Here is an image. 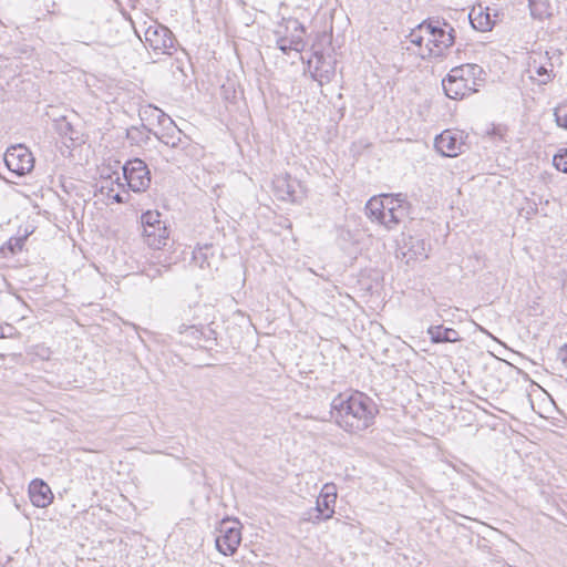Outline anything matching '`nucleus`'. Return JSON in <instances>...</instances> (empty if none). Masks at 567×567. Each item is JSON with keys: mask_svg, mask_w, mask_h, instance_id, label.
<instances>
[{"mask_svg": "<svg viewBox=\"0 0 567 567\" xmlns=\"http://www.w3.org/2000/svg\"><path fill=\"white\" fill-rule=\"evenodd\" d=\"M378 409L362 392L340 393L331 402V416L348 433H359L370 427Z\"/></svg>", "mask_w": 567, "mask_h": 567, "instance_id": "1", "label": "nucleus"}, {"mask_svg": "<svg viewBox=\"0 0 567 567\" xmlns=\"http://www.w3.org/2000/svg\"><path fill=\"white\" fill-rule=\"evenodd\" d=\"M444 27L439 21L422 22L408 35L410 43L417 47L416 54L422 59L442 56L444 51L455 41V30L446 22Z\"/></svg>", "mask_w": 567, "mask_h": 567, "instance_id": "2", "label": "nucleus"}, {"mask_svg": "<svg viewBox=\"0 0 567 567\" xmlns=\"http://www.w3.org/2000/svg\"><path fill=\"white\" fill-rule=\"evenodd\" d=\"M175 37L165 25L153 21L144 31V43L156 54H172Z\"/></svg>", "mask_w": 567, "mask_h": 567, "instance_id": "3", "label": "nucleus"}, {"mask_svg": "<svg viewBox=\"0 0 567 567\" xmlns=\"http://www.w3.org/2000/svg\"><path fill=\"white\" fill-rule=\"evenodd\" d=\"M123 175L133 192H145L150 187L151 173L146 163L141 158L127 161L123 166Z\"/></svg>", "mask_w": 567, "mask_h": 567, "instance_id": "4", "label": "nucleus"}, {"mask_svg": "<svg viewBox=\"0 0 567 567\" xmlns=\"http://www.w3.org/2000/svg\"><path fill=\"white\" fill-rule=\"evenodd\" d=\"M3 161L8 169L18 176L30 173L34 167L32 153L21 144L9 147L4 153Z\"/></svg>", "mask_w": 567, "mask_h": 567, "instance_id": "5", "label": "nucleus"}, {"mask_svg": "<svg viewBox=\"0 0 567 567\" xmlns=\"http://www.w3.org/2000/svg\"><path fill=\"white\" fill-rule=\"evenodd\" d=\"M527 72L529 73V78L537 81L538 84L545 85L549 83L554 79L555 74L554 64L548 52L534 53L530 56Z\"/></svg>", "mask_w": 567, "mask_h": 567, "instance_id": "6", "label": "nucleus"}, {"mask_svg": "<svg viewBox=\"0 0 567 567\" xmlns=\"http://www.w3.org/2000/svg\"><path fill=\"white\" fill-rule=\"evenodd\" d=\"M219 532L220 536L216 538L217 550L225 556L233 555L241 542L240 529L235 526H228V520H223Z\"/></svg>", "mask_w": 567, "mask_h": 567, "instance_id": "7", "label": "nucleus"}, {"mask_svg": "<svg viewBox=\"0 0 567 567\" xmlns=\"http://www.w3.org/2000/svg\"><path fill=\"white\" fill-rule=\"evenodd\" d=\"M435 148L444 156L454 157L463 152L464 142L462 135L451 130L443 131L435 138Z\"/></svg>", "mask_w": 567, "mask_h": 567, "instance_id": "8", "label": "nucleus"}, {"mask_svg": "<svg viewBox=\"0 0 567 567\" xmlns=\"http://www.w3.org/2000/svg\"><path fill=\"white\" fill-rule=\"evenodd\" d=\"M443 90L447 97L453 100L464 99L476 90L468 83V79L458 78L452 70L442 81Z\"/></svg>", "mask_w": 567, "mask_h": 567, "instance_id": "9", "label": "nucleus"}, {"mask_svg": "<svg viewBox=\"0 0 567 567\" xmlns=\"http://www.w3.org/2000/svg\"><path fill=\"white\" fill-rule=\"evenodd\" d=\"M29 496L31 503L40 508L49 506L53 501V494L50 486L40 478H35L30 483Z\"/></svg>", "mask_w": 567, "mask_h": 567, "instance_id": "10", "label": "nucleus"}, {"mask_svg": "<svg viewBox=\"0 0 567 567\" xmlns=\"http://www.w3.org/2000/svg\"><path fill=\"white\" fill-rule=\"evenodd\" d=\"M337 499V489L334 484H324L316 503V511L322 512L326 518H331L334 514V504Z\"/></svg>", "mask_w": 567, "mask_h": 567, "instance_id": "11", "label": "nucleus"}, {"mask_svg": "<svg viewBox=\"0 0 567 567\" xmlns=\"http://www.w3.org/2000/svg\"><path fill=\"white\" fill-rule=\"evenodd\" d=\"M143 236L147 246L153 249H161L167 245L168 229L165 224H157L143 228Z\"/></svg>", "mask_w": 567, "mask_h": 567, "instance_id": "12", "label": "nucleus"}, {"mask_svg": "<svg viewBox=\"0 0 567 567\" xmlns=\"http://www.w3.org/2000/svg\"><path fill=\"white\" fill-rule=\"evenodd\" d=\"M402 255L406 258V262H410V260H424L427 258V245L423 239L410 236L404 241Z\"/></svg>", "mask_w": 567, "mask_h": 567, "instance_id": "13", "label": "nucleus"}, {"mask_svg": "<svg viewBox=\"0 0 567 567\" xmlns=\"http://www.w3.org/2000/svg\"><path fill=\"white\" fill-rule=\"evenodd\" d=\"M427 334L433 343L443 342H458L461 341L460 333L453 328H445L443 326H431L427 329Z\"/></svg>", "mask_w": 567, "mask_h": 567, "instance_id": "14", "label": "nucleus"}, {"mask_svg": "<svg viewBox=\"0 0 567 567\" xmlns=\"http://www.w3.org/2000/svg\"><path fill=\"white\" fill-rule=\"evenodd\" d=\"M470 22L475 30L485 32L492 30L494 21L487 11L482 7L473 8L468 14Z\"/></svg>", "mask_w": 567, "mask_h": 567, "instance_id": "15", "label": "nucleus"}, {"mask_svg": "<svg viewBox=\"0 0 567 567\" xmlns=\"http://www.w3.org/2000/svg\"><path fill=\"white\" fill-rule=\"evenodd\" d=\"M276 195L281 200H295V185L289 176H279L274 181Z\"/></svg>", "mask_w": 567, "mask_h": 567, "instance_id": "16", "label": "nucleus"}, {"mask_svg": "<svg viewBox=\"0 0 567 567\" xmlns=\"http://www.w3.org/2000/svg\"><path fill=\"white\" fill-rule=\"evenodd\" d=\"M214 255L213 245L206 244L204 246H199L193 251V262L202 269L210 268Z\"/></svg>", "mask_w": 567, "mask_h": 567, "instance_id": "17", "label": "nucleus"}, {"mask_svg": "<svg viewBox=\"0 0 567 567\" xmlns=\"http://www.w3.org/2000/svg\"><path fill=\"white\" fill-rule=\"evenodd\" d=\"M151 128H148L145 124H141L138 126H131L126 130V138L132 145H142L147 143L150 140V134H154Z\"/></svg>", "mask_w": 567, "mask_h": 567, "instance_id": "18", "label": "nucleus"}, {"mask_svg": "<svg viewBox=\"0 0 567 567\" xmlns=\"http://www.w3.org/2000/svg\"><path fill=\"white\" fill-rule=\"evenodd\" d=\"M316 58V66L312 71V76L315 80L319 81L321 84L323 81L329 82L334 74V69L330 64L327 65L323 61L322 54H315Z\"/></svg>", "mask_w": 567, "mask_h": 567, "instance_id": "19", "label": "nucleus"}, {"mask_svg": "<svg viewBox=\"0 0 567 567\" xmlns=\"http://www.w3.org/2000/svg\"><path fill=\"white\" fill-rule=\"evenodd\" d=\"M54 130L60 136L66 137L71 141H76L79 138L78 132L72 122L64 115L54 118Z\"/></svg>", "mask_w": 567, "mask_h": 567, "instance_id": "20", "label": "nucleus"}, {"mask_svg": "<svg viewBox=\"0 0 567 567\" xmlns=\"http://www.w3.org/2000/svg\"><path fill=\"white\" fill-rule=\"evenodd\" d=\"M365 215L372 220H377L379 224L382 223V218H384V204L382 196L372 197L365 204Z\"/></svg>", "mask_w": 567, "mask_h": 567, "instance_id": "21", "label": "nucleus"}, {"mask_svg": "<svg viewBox=\"0 0 567 567\" xmlns=\"http://www.w3.org/2000/svg\"><path fill=\"white\" fill-rule=\"evenodd\" d=\"M452 72L457 74L458 78H465L466 80L468 79V83L474 87L476 84L475 80L483 73V69L477 64L467 63L453 68Z\"/></svg>", "mask_w": 567, "mask_h": 567, "instance_id": "22", "label": "nucleus"}, {"mask_svg": "<svg viewBox=\"0 0 567 567\" xmlns=\"http://www.w3.org/2000/svg\"><path fill=\"white\" fill-rule=\"evenodd\" d=\"M169 130H166L165 133L162 135H158L156 132L154 135L156 138H158L162 143H164L167 146H171L173 148L177 147L181 143V130L177 127L175 130H171L172 132H168Z\"/></svg>", "mask_w": 567, "mask_h": 567, "instance_id": "23", "label": "nucleus"}, {"mask_svg": "<svg viewBox=\"0 0 567 567\" xmlns=\"http://www.w3.org/2000/svg\"><path fill=\"white\" fill-rule=\"evenodd\" d=\"M148 110L152 112V115L156 116L158 124L164 125L165 122L168 123V126L165 127L166 130H175L176 128L174 121L167 114H165L162 110H159L155 106H152V105L148 106Z\"/></svg>", "mask_w": 567, "mask_h": 567, "instance_id": "24", "label": "nucleus"}, {"mask_svg": "<svg viewBox=\"0 0 567 567\" xmlns=\"http://www.w3.org/2000/svg\"><path fill=\"white\" fill-rule=\"evenodd\" d=\"M159 217H161V215L158 212L148 210L146 213H143L141 216L142 227L145 228V227L155 226L157 224H165L164 221H162L159 219Z\"/></svg>", "mask_w": 567, "mask_h": 567, "instance_id": "25", "label": "nucleus"}, {"mask_svg": "<svg viewBox=\"0 0 567 567\" xmlns=\"http://www.w3.org/2000/svg\"><path fill=\"white\" fill-rule=\"evenodd\" d=\"M384 210H394L396 208V204H401L405 200V196L403 194L396 195H382Z\"/></svg>", "mask_w": 567, "mask_h": 567, "instance_id": "26", "label": "nucleus"}, {"mask_svg": "<svg viewBox=\"0 0 567 567\" xmlns=\"http://www.w3.org/2000/svg\"><path fill=\"white\" fill-rule=\"evenodd\" d=\"M555 122L557 126L567 130V106L558 105L554 110Z\"/></svg>", "mask_w": 567, "mask_h": 567, "instance_id": "27", "label": "nucleus"}, {"mask_svg": "<svg viewBox=\"0 0 567 567\" xmlns=\"http://www.w3.org/2000/svg\"><path fill=\"white\" fill-rule=\"evenodd\" d=\"M393 212L396 217V227H398L400 225V223H402L403 219L408 217L409 212H410V204L405 199L403 203L396 204V208Z\"/></svg>", "mask_w": 567, "mask_h": 567, "instance_id": "28", "label": "nucleus"}, {"mask_svg": "<svg viewBox=\"0 0 567 567\" xmlns=\"http://www.w3.org/2000/svg\"><path fill=\"white\" fill-rule=\"evenodd\" d=\"M322 512H317L316 507L311 508L305 514L303 520L312 524H319L321 520H327Z\"/></svg>", "mask_w": 567, "mask_h": 567, "instance_id": "29", "label": "nucleus"}, {"mask_svg": "<svg viewBox=\"0 0 567 567\" xmlns=\"http://www.w3.org/2000/svg\"><path fill=\"white\" fill-rule=\"evenodd\" d=\"M554 165L558 171L567 173V150L560 151L554 156Z\"/></svg>", "mask_w": 567, "mask_h": 567, "instance_id": "30", "label": "nucleus"}, {"mask_svg": "<svg viewBox=\"0 0 567 567\" xmlns=\"http://www.w3.org/2000/svg\"><path fill=\"white\" fill-rule=\"evenodd\" d=\"M388 230H393L396 228V217L394 212L385 210L384 218H382V223Z\"/></svg>", "mask_w": 567, "mask_h": 567, "instance_id": "31", "label": "nucleus"}, {"mask_svg": "<svg viewBox=\"0 0 567 567\" xmlns=\"http://www.w3.org/2000/svg\"><path fill=\"white\" fill-rule=\"evenodd\" d=\"M25 241V237L10 238L8 241V248L12 254L21 251Z\"/></svg>", "mask_w": 567, "mask_h": 567, "instance_id": "32", "label": "nucleus"}, {"mask_svg": "<svg viewBox=\"0 0 567 567\" xmlns=\"http://www.w3.org/2000/svg\"><path fill=\"white\" fill-rule=\"evenodd\" d=\"M277 44L279 50H281L285 54H287L291 50H295L293 43L289 41V38H279L277 40Z\"/></svg>", "mask_w": 567, "mask_h": 567, "instance_id": "33", "label": "nucleus"}, {"mask_svg": "<svg viewBox=\"0 0 567 567\" xmlns=\"http://www.w3.org/2000/svg\"><path fill=\"white\" fill-rule=\"evenodd\" d=\"M178 332L179 333H185V332H189L194 338H198L199 334H202V332L198 330V328L195 326V324H181L178 327Z\"/></svg>", "mask_w": 567, "mask_h": 567, "instance_id": "34", "label": "nucleus"}, {"mask_svg": "<svg viewBox=\"0 0 567 567\" xmlns=\"http://www.w3.org/2000/svg\"><path fill=\"white\" fill-rule=\"evenodd\" d=\"M289 41L293 43L295 51L300 52L303 50L305 43L299 35L290 38Z\"/></svg>", "mask_w": 567, "mask_h": 567, "instance_id": "35", "label": "nucleus"}, {"mask_svg": "<svg viewBox=\"0 0 567 567\" xmlns=\"http://www.w3.org/2000/svg\"><path fill=\"white\" fill-rule=\"evenodd\" d=\"M145 274L150 278H155L161 275V270L158 268L151 267Z\"/></svg>", "mask_w": 567, "mask_h": 567, "instance_id": "36", "label": "nucleus"}, {"mask_svg": "<svg viewBox=\"0 0 567 567\" xmlns=\"http://www.w3.org/2000/svg\"><path fill=\"white\" fill-rule=\"evenodd\" d=\"M563 362L567 365V346H564L559 352Z\"/></svg>", "mask_w": 567, "mask_h": 567, "instance_id": "37", "label": "nucleus"}, {"mask_svg": "<svg viewBox=\"0 0 567 567\" xmlns=\"http://www.w3.org/2000/svg\"><path fill=\"white\" fill-rule=\"evenodd\" d=\"M113 199L116 202V203H124V199L123 197L120 195V194H115L113 196Z\"/></svg>", "mask_w": 567, "mask_h": 567, "instance_id": "38", "label": "nucleus"}, {"mask_svg": "<svg viewBox=\"0 0 567 567\" xmlns=\"http://www.w3.org/2000/svg\"><path fill=\"white\" fill-rule=\"evenodd\" d=\"M6 337H7V334L4 333L3 328L0 327V338H6Z\"/></svg>", "mask_w": 567, "mask_h": 567, "instance_id": "39", "label": "nucleus"}, {"mask_svg": "<svg viewBox=\"0 0 567 567\" xmlns=\"http://www.w3.org/2000/svg\"><path fill=\"white\" fill-rule=\"evenodd\" d=\"M3 359H4V358H3V355H2V354H0V362H1V361H3Z\"/></svg>", "mask_w": 567, "mask_h": 567, "instance_id": "40", "label": "nucleus"}]
</instances>
